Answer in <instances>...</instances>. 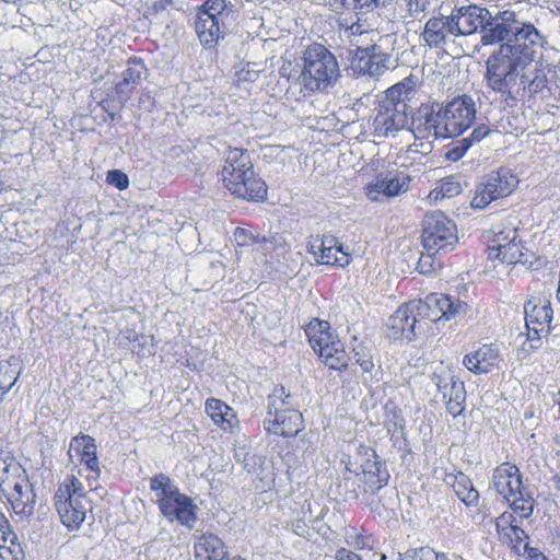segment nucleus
<instances>
[{
  "instance_id": "1",
  "label": "nucleus",
  "mask_w": 560,
  "mask_h": 560,
  "mask_svg": "<svg viewBox=\"0 0 560 560\" xmlns=\"http://www.w3.org/2000/svg\"><path fill=\"white\" fill-rule=\"evenodd\" d=\"M542 40L544 37L532 23H523L512 38L488 57L485 72L488 89L504 100L512 97L518 72L535 60Z\"/></svg>"
},
{
  "instance_id": "2",
  "label": "nucleus",
  "mask_w": 560,
  "mask_h": 560,
  "mask_svg": "<svg viewBox=\"0 0 560 560\" xmlns=\"http://www.w3.org/2000/svg\"><path fill=\"white\" fill-rule=\"evenodd\" d=\"M221 180L223 187L236 199L253 203H262L268 199L269 187L245 149L233 148L229 151L221 171Z\"/></svg>"
},
{
  "instance_id": "3",
  "label": "nucleus",
  "mask_w": 560,
  "mask_h": 560,
  "mask_svg": "<svg viewBox=\"0 0 560 560\" xmlns=\"http://www.w3.org/2000/svg\"><path fill=\"white\" fill-rule=\"evenodd\" d=\"M301 61L298 81L303 95L327 92L340 77L336 56L323 44L307 45L302 51Z\"/></svg>"
},
{
  "instance_id": "4",
  "label": "nucleus",
  "mask_w": 560,
  "mask_h": 560,
  "mask_svg": "<svg viewBox=\"0 0 560 560\" xmlns=\"http://www.w3.org/2000/svg\"><path fill=\"white\" fill-rule=\"evenodd\" d=\"M150 489L154 492L160 513L170 522L192 528L198 506L186 493L180 492L170 476L160 472L151 477Z\"/></svg>"
},
{
  "instance_id": "5",
  "label": "nucleus",
  "mask_w": 560,
  "mask_h": 560,
  "mask_svg": "<svg viewBox=\"0 0 560 560\" xmlns=\"http://www.w3.org/2000/svg\"><path fill=\"white\" fill-rule=\"evenodd\" d=\"M262 425L268 435L281 439L295 438L304 430L303 413L294 406L292 396L283 386L275 387L269 395Z\"/></svg>"
},
{
  "instance_id": "6",
  "label": "nucleus",
  "mask_w": 560,
  "mask_h": 560,
  "mask_svg": "<svg viewBox=\"0 0 560 560\" xmlns=\"http://www.w3.org/2000/svg\"><path fill=\"white\" fill-rule=\"evenodd\" d=\"M304 331L310 347L326 368L338 372L348 369L350 355L345 342L329 322L312 318Z\"/></svg>"
},
{
  "instance_id": "7",
  "label": "nucleus",
  "mask_w": 560,
  "mask_h": 560,
  "mask_svg": "<svg viewBox=\"0 0 560 560\" xmlns=\"http://www.w3.org/2000/svg\"><path fill=\"white\" fill-rule=\"evenodd\" d=\"M412 88L399 82L385 91L378 102L377 114L373 119V135L376 137L394 136L408 125V101Z\"/></svg>"
},
{
  "instance_id": "8",
  "label": "nucleus",
  "mask_w": 560,
  "mask_h": 560,
  "mask_svg": "<svg viewBox=\"0 0 560 560\" xmlns=\"http://www.w3.org/2000/svg\"><path fill=\"white\" fill-rule=\"evenodd\" d=\"M492 485L512 510V514L520 518H528L535 508L533 493L524 486L520 468L511 463L503 462L493 469Z\"/></svg>"
},
{
  "instance_id": "9",
  "label": "nucleus",
  "mask_w": 560,
  "mask_h": 560,
  "mask_svg": "<svg viewBox=\"0 0 560 560\" xmlns=\"http://www.w3.org/2000/svg\"><path fill=\"white\" fill-rule=\"evenodd\" d=\"M52 502L61 523L69 530H75L85 521L91 501L80 478L69 474L58 483Z\"/></svg>"
},
{
  "instance_id": "10",
  "label": "nucleus",
  "mask_w": 560,
  "mask_h": 560,
  "mask_svg": "<svg viewBox=\"0 0 560 560\" xmlns=\"http://www.w3.org/2000/svg\"><path fill=\"white\" fill-rule=\"evenodd\" d=\"M476 118L474 100L468 95L454 97L443 105L434 115L435 135L453 138L470 128Z\"/></svg>"
},
{
  "instance_id": "11",
  "label": "nucleus",
  "mask_w": 560,
  "mask_h": 560,
  "mask_svg": "<svg viewBox=\"0 0 560 560\" xmlns=\"http://www.w3.org/2000/svg\"><path fill=\"white\" fill-rule=\"evenodd\" d=\"M486 240L489 260L508 265L524 264L528 260L525 244L515 226L495 225L488 232Z\"/></svg>"
},
{
  "instance_id": "12",
  "label": "nucleus",
  "mask_w": 560,
  "mask_h": 560,
  "mask_svg": "<svg viewBox=\"0 0 560 560\" xmlns=\"http://www.w3.org/2000/svg\"><path fill=\"white\" fill-rule=\"evenodd\" d=\"M347 470L355 476L358 487L365 493H376L387 486L390 478L385 463L378 458L376 452L363 445L348 463Z\"/></svg>"
},
{
  "instance_id": "13",
  "label": "nucleus",
  "mask_w": 560,
  "mask_h": 560,
  "mask_svg": "<svg viewBox=\"0 0 560 560\" xmlns=\"http://www.w3.org/2000/svg\"><path fill=\"white\" fill-rule=\"evenodd\" d=\"M410 303L423 334L429 332L433 324L454 318L465 306L459 300L438 292L430 293L424 299L410 300Z\"/></svg>"
},
{
  "instance_id": "14",
  "label": "nucleus",
  "mask_w": 560,
  "mask_h": 560,
  "mask_svg": "<svg viewBox=\"0 0 560 560\" xmlns=\"http://www.w3.org/2000/svg\"><path fill=\"white\" fill-rule=\"evenodd\" d=\"M67 456L69 462L78 467V474L84 477L90 489H96L102 475V466L95 439L82 432L72 436Z\"/></svg>"
},
{
  "instance_id": "15",
  "label": "nucleus",
  "mask_w": 560,
  "mask_h": 560,
  "mask_svg": "<svg viewBox=\"0 0 560 560\" xmlns=\"http://www.w3.org/2000/svg\"><path fill=\"white\" fill-rule=\"evenodd\" d=\"M229 15L226 0H206L197 9L195 31L205 47H214L223 37Z\"/></svg>"
},
{
  "instance_id": "16",
  "label": "nucleus",
  "mask_w": 560,
  "mask_h": 560,
  "mask_svg": "<svg viewBox=\"0 0 560 560\" xmlns=\"http://www.w3.org/2000/svg\"><path fill=\"white\" fill-rule=\"evenodd\" d=\"M517 176L508 167H499L477 185L471 200L472 208L485 209L492 201L510 196L518 186Z\"/></svg>"
},
{
  "instance_id": "17",
  "label": "nucleus",
  "mask_w": 560,
  "mask_h": 560,
  "mask_svg": "<svg viewBox=\"0 0 560 560\" xmlns=\"http://www.w3.org/2000/svg\"><path fill=\"white\" fill-rule=\"evenodd\" d=\"M421 238L428 252L451 250L457 243V229L443 212L435 211L424 217Z\"/></svg>"
},
{
  "instance_id": "18",
  "label": "nucleus",
  "mask_w": 560,
  "mask_h": 560,
  "mask_svg": "<svg viewBox=\"0 0 560 560\" xmlns=\"http://www.w3.org/2000/svg\"><path fill=\"white\" fill-rule=\"evenodd\" d=\"M0 489L7 499L8 506L15 514L26 515L32 512L36 495L24 470L2 479Z\"/></svg>"
},
{
  "instance_id": "19",
  "label": "nucleus",
  "mask_w": 560,
  "mask_h": 560,
  "mask_svg": "<svg viewBox=\"0 0 560 560\" xmlns=\"http://www.w3.org/2000/svg\"><path fill=\"white\" fill-rule=\"evenodd\" d=\"M307 250L320 265L345 268L352 261L348 248L331 234L312 236Z\"/></svg>"
},
{
  "instance_id": "20",
  "label": "nucleus",
  "mask_w": 560,
  "mask_h": 560,
  "mask_svg": "<svg viewBox=\"0 0 560 560\" xmlns=\"http://www.w3.org/2000/svg\"><path fill=\"white\" fill-rule=\"evenodd\" d=\"M495 526L500 539L508 542L516 553H525L528 560H547V557L538 548L528 546L527 534L517 524L511 512L500 514Z\"/></svg>"
},
{
  "instance_id": "21",
  "label": "nucleus",
  "mask_w": 560,
  "mask_h": 560,
  "mask_svg": "<svg viewBox=\"0 0 560 560\" xmlns=\"http://www.w3.org/2000/svg\"><path fill=\"white\" fill-rule=\"evenodd\" d=\"M524 311L528 339L540 340L550 330L553 315L550 298L544 294L533 295L525 303Z\"/></svg>"
},
{
  "instance_id": "22",
  "label": "nucleus",
  "mask_w": 560,
  "mask_h": 560,
  "mask_svg": "<svg viewBox=\"0 0 560 560\" xmlns=\"http://www.w3.org/2000/svg\"><path fill=\"white\" fill-rule=\"evenodd\" d=\"M410 175L398 170L378 174L375 179L365 185L364 191L371 201H380L397 197L409 189Z\"/></svg>"
},
{
  "instance_id": "23",
  "label": "nucleus",
  "mask_w": 560,
  "mask_h": 560,
  "mask_svg": "<svg viewBox=\"0 0 560 560\" xmlns=\"http://www.w3.org/2000/svg\"><path fill=\"white\" fill-rule=\"evenodd\" d=\"M417 319L410 301L405 302L387 320L386 328L388 336L395 340H413L418 335L423 334L420 331V325H418Z\"/></svg>"
},
{
  "instance_id": "24",
  "label": "nucleus",
  "mask_w": 560,
  "mask_h": 560,
  "mask_svg": "<svg viewBox=\"0 0 560 560\" xmlns=\"http://www.w3.org/2000/svg\"><path fill=\"white\" fill-rule=\"evenodd\" d=\"M433 380L445 401L446 410L453 417L463 413L466 407V390L463 382L448 372L447 376L434 373Z\"/></svg>"
},
{
  "instance_id": "25",
  "label": "nucleus",
  "mask_w": 560,
  "mask_h": 560,
  "mask_svg": "<svg viewBox=\"0 0 560 560\" xmlns=\"http://www.w3.org/2000/svg\"><path fill=\"white\" fill-rule=\"evenodd\" d=\"M489 11L475 4L455 8L448 15L455 37L468 36L478 31L483 24Z\"/></svg>"
},
{
  "instance_id": "26",
  "label": "nucleus",
  "mask_w": 560,
  "mask_h": 560,
  "mask_svg": "<svg viewBox=\"0 0 560 560\" xmlns=\"http://www.w3.org/2000/svg\"><path fill=\"white\" fill-rule=\"evenodd\" d=\"M502 355L497 343H483L463 358V365L474 374H487L498 369Z\"/></svg>"
},
{
  "instance_id": "27",
  "label": "nucleus",
  "mask_w": 560,
  "mask_h": 560,
  "mask_svg": "<svg viewBox=\"0 0 560 560\" xmlns=\"http://www.w3.org/2000/svg\"><path fill=\"white\" fill-rule=\"evenodd\" d=\"M376 46L357 47L350 61V66L358 74L380 75L386 69V57L375 52Z\"/></svg>"
},
{
  "instance_id": "28",
  "label": "nucleus",
  "mask_w": 560,
  "mask_h": 560,
  "mask_svg": "<svg viewBox=\"0 0 560 560\" xmlns=\"http://www.w3.org/2000/svg\"><path fill=\"white\" fill-rule=\"evenodd\" d=\"M451 36L455 37V32L450 16L444 15L431 16L420 34L423 43L430 48L442 47Z\"/></svg>"
},
{
  "instance_id": "29",
  "label": "nucleus",
  "mask_w": 560,
  "mask_h": 560,
  "mask_svg": "<svg viewBox=\"0 0 560 560\" xmlns=\"http://www.w3.org/2000/svg\"><path fill=\"white\" fill-rule=\"evenodd\" d=\"M0 559L24 560L25 551L7 516L0 512Z\"/></svg>"
},
{
  "instance_id": "30",
  "label": "nucleus",
  "mask_w": 560,
  "mask_h": 560,
  "mask_svg": "<svg viewBox=\"0 0 560 560\" xmlns=\"http://www.w3.org/2000/svg\"><path fill=\"white\" fill-rule=\"evenodd\" d=\"M515 14L513 12H503L502 21H488L481 25V44L485 46L502 43L504 39L512 38L520 27L513 31L510 22H514Z\"/></svg>"
},
{
  "instance_id": "31",
  "label": "nucleus",
  "mask_w": 560,
  "mask_h": 560,
  "mask_svg": "<svg viewBox=\"0 0 560 560\" xmlns=\"http://www.w3.org/2000/svg\"><path fill=\"white\" fill-rule=\"evenodd\" d=\"M145 69L143 61L138 57H131L127 61V68L121 73V79L115 85V92L119 100L127 102L141 81L142 71Z\"/></svg>"
},
{
  "instance_id": "32",
  "label": "nucleus",
  "mask_w": 560,
  "mask_h": 560,
  "mask_svg": "<svg viewBox=\"0 0 560 560\" xmlns=\"http://www.w3.org/2000/svg\"><path fill=\"white\" fill-rule=\"evenodd\" d=\"M195 560H228L226 546L215 534L203 533L194 544Z\"/></svg>"
},
{
  "instance_id": "33",
  "label": "nucleus",
  "mask_w": 560,
  "mask_h": 560,
  "mask_svg": "<svg viewBox=\"0 0 560 560\" xmlns=\"http://www.w3.org/2000/svg\"><path fill=\"white\" fill-rule=\"evenodd\" d=\"M444 481L452 487L456 497L466 506H477L479 503V491L475 488L471 479L463 471L445 474Z\"/></svg>"
},
{
  "instance_id": "34",
  "label": "nucleus",
  "mask_w": 560,
  "mask_h": 560,
  "mask_svg": "<svg viewBox=\"0 0 560 560\" xmlns=\"http://www.w3.org/2000/svg\"><path fill=\"white\" fill-rule=\"evenodd\" d=\"M205 410L213 423L223 431H232L238 423L236 412L233 408L219 398H208L205 402Z\"/></svg>"
},
{
  "instance_id": "35",
  "label": "nucleus",
  "mask_w": 560,
  "mask_h": 560,
  "mask_svg": "<svg viewBox=\"0 0 560 560\" xmlns=\"http://www.w3.org/2000/svg\"><path fill=\"white\" fill-rule=\"evenodd\" d=\"M343 541L354 552L373 551L378 545L377 537L363 526H346L343 529Z\"/></svg>"
},
{
  "instance_id": "36",
  "label": "nucleus",
  "mask_w": 560,
  "mask_h": 560,
  "mask_svg": "<svg viewBox=\"0 0 560 560\" xmlns=\"http://www.w3.org/2000/svg\"><path fill=\"white\" fill-rule=\"evenodd\" d=\"M462 192V185L456 176L451 175L440 179L427 196L429 203H438L445 198H453Z\"/></svg>"
},
{
  "instance_id": "37",
  "label": "nucleus",
  "mask_w": 560,
  "mask_h": 560,
  "mask_svg": "<svg viewBox=\"0 0 560 560\" xmlns=\"http://www.w3.org/2000/svg\"><path fill=\"white\" fill-rule=\"evenodd\" d=\"M20 377V371L10 360H0V401L11 390Z\"/></svg>"
},
{
  "instance_id": "38",
  "label": "nucleus",
  "mask_w": 560,
  "mask_h": 560,
  "mask_svg": "<svg viewBox=\"0 0 560 560\" xmlns=\"http://www.w3.org/2000/svg\"><path fill=\"white\" fill-rule=\"evenodd\" d=\"M233 235L236 246L238 247H249L265 241V237L260 238L259 234H257L252 228L246 229L237 226L234 230Z\"/></svg>"
},
{
  "instance_id": "39",
  "label": "nucleus",
  "mask_w": 560,
  "mask_h": 560,
  "mask_svg": "<svg viewBox=\"0 0 560 560\" xmlns=\"http://www.w3.org/2000/svg\"><path fill=\"white\" fill-rule=\"evenodd\" d=\"M106 183L119 190H126L129 187L128 175L120 170H110L106 173Z\"/></svg>"
},
{
  "instance_id": "40",
  "label": "nucleus",
  "mask_w": 560,
  "mask_h": 560,
  "mask_svg": "<svg viewBox=\"0 0 560 560\" xmlns=\"http://www.w3.org/2000/svg\"><path fill=\"white\" fill-rule=\"evenodd\" d=\"M545 89H548L547 75L542 69H538L528 82V92L530 94H537L542 92Z\"/></svg>"
},
{
  "instance_id": "41",
  "label": "nucleus",
  "mask_w": 560,
  "mask_h": 560,
  "mask_svg": "<svg viewBox=\"0 0 560 560\" xmlns=\"http://www.w3.org/2000/svg\"><path fill=\"white\" fill-rule=\"evenodd\" d=\"M354 361L363 373H371L374 370V360L370 351L354 350Z\"/></svg>"
},
{
  "instance_id": "42",
  "label": "nucleus",
  "mask_w": 560,
  "mask_h": 560,
  "mask_svg": "<svg viewBox=\"0 0 560 560\" xmlns=\"http://www.w3.org/2000/svg\"><path fill=\"white\" fill-rule=\"evenodd\" d=\"M400 560H436V557L430 549L418 548L407 551Z\"/></svg>"
},
{
  "instance_id": "43",
  "label": "nucleus",
  "mask_w": 560,
  "mask_h": 560,
  "mask_svg": "<svg viewBox=\"0 0 560 560\" xmlns=\"http://www.w3.org/2000/svg\"><path fill=\"white\" fill-rule=\"evenodd\" d=\"M327 4L336 14H343L355 11L353 8V1L351 2L349 0H327Z\"/></svg>"
},
{
  "instance_id": "44",
  "label": "nucleus",
  "mask_w": 560,
  "mask_h": 560,
  "mask_svg": "<svg viewBox=\"0 0 560 560\" xmlns=\"http://www.w3.org/2000/svg\"><path fill=\"white\" fill-rule=\"evenodd\" d=\"M489 132L490 129L485 125L476 127L470 133L469 138L463 140L464 142H468L464 150H466L471 143L478 142L486 138L489 135Z\"/></svg>"
},
{
  "instance_id": "45",
  "label": "nucleus",
  "mask_w": 560,
  "mask_h": 560,
  "mask_svg": "<svg viewBox=\"0 0 560 560\" xmlns=\"http://www.w3.org/2000/svg\"><path fill=\"white\" fill-rule=\"evenodd\" d=\"M335 559L336 560H363L362 557L358 552H354L353 550L348 549L346 547H340L339 549L336 550Z\"/></svg>"
},
{
  "instance_id": "46",
  "label": "nucleus",
  "mask_w": 560,
  "mask_h": 560,
  "mask_svg": "<svg viewBox=\"0 0 560 560\" xmlns=\"http://www.w3.org/2000/svg\"><path fill=\"white\" fill-rule=\"evenodd\" d=\"M380 5V0H353V8L355 10H372Z\"/></svg>"
},
{
  "instance_id": "47",
  "label": "nucleus",
  "mask_w": 560,
  "mask_h": 560,
  "mask_svg": "<svg viewBox=\"0 0 560 560\" xmlns=\"http://www.w3.org/2000/svg\"><path fill=\"white\" fill-rule=\"evenodd\" d=\"M349 32H350V35H361L363 33L362 31V25L359 24V23H352L349 27H348Z\"/></svg>"
},
{
  "instance_id": "48",
  "label": "nucleus",
  "mask_w": 560,
  "mask_h": 560,
  "mask_svg": "<svg viewBox=\"0 0 560 560\" xmlns=\"http://www.w3.org/2000/svg\"><path fill=\"white\" fill-rule=\"evenodd\" d=\"M431 257L430 256H421L420 259H419V268H420V272L421 273H425V272H429L428 269H424V264L427 261V259H430Z\"/></svg>"
},
{
  "instance_id": "49",
  "label": "nucleus",
  "mask_w": 560,
  "mask_h": 560,
  "mask_svg": "<svg viewBox=\"0 0 560 560\" xmlns=\"http://www.w3.org/2000/svg\"><path fill=\"white\" fill-rule=\"evenodd\" d=\"M228 560H246V559L240 555H236V556L229 558Z\"/></svg>"
},
{
  "instance_id": "50",
  "label": "nucleus",
  "mask_w": 560,
  "mask_h": 560,
  "mask_svg": "<svg viewBox=\"0 0 560 560\" xmlns=\"http://www.w3.org/2000/svg\"><path fill=\"white\" fill-rule=\"evenodd\" d=\"M463 153H464V150H462L459 153H456V152H455V156H454V159H455V160H456V159H459V158L463 155Z\"/></svg>"
},
{
  "instance_id": "51",
  "label": "nucleus",
  "mask_w": 560,
  "mask_h": 560,
  "mask_svg": "<svg viewBox=\"0 0 560 560\" xmlns=\"http://www.w3.org/2000/svg\"><path fill=\"white\" fill-rule=\"evenodd\" d=\"M378 560H386V555L385 553H380V559Z\"/></svg>"
},
{
  "instance_id": "52",
  "label": "nucleus",
  "mask_w": 560,
  "mask_h": 560,
  "mask_svg": "<svg viewBox=\"0 0 560 560\" xmlns=\"http://www.w3.org/2000/svg\"><path fill=\"white\" fill-rule=\"evenodd\" d=\"M557 482L560 486V476L557 478Z\"/></svg>"
}]
</instances>
